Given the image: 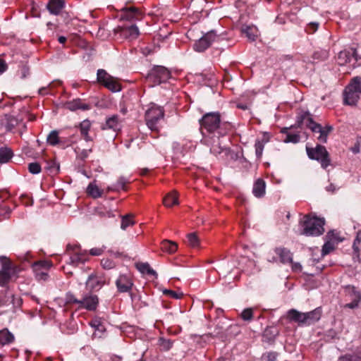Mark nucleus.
Returning <instances> with one entry per match:
<instances>
[{
  "label": "nucleus",
  "instance_id": "obj_1",
  "mask_svg": "<svg viewBox=\"0 0 361 361\" xmlns=\"http://www.w3.org/2000/svg\"><path fill=\"white\" fill-rule=\"evenodd\" d=\"M303 124H305L306 127L310 129L313 133H319L317 139L323 143L326 142L329 134L333 130V127L331 126L322 127L320 124L314 121L312 118V115L308 111L303 112L298 117V127H300Z\"/></svg>",
  "mask_w": 361,
  "mask_h": 361
},
{
  "label": "nucleus",
  "instance_id": "obj_2",
  "mask_svg": "<svg viewBox=\"0 0 361 361\" xmlns=\"http://www.w3.org/2000/svg\"><path fill=\"white\" fill-rule=\"evenodd\" d=\"M202 133L204 135V130L212 133L218 130L219 135H223L226 130L230 127L228 123H221L220 114L219 113H207L202 119L200 120Z\"/></svg>",
  "mask_w": 361,
  "mask_h": 361
},
{
  "label": "nucleus",
  "instance_id": "obj_3",
  "mask_svg": "<svg viewBox=\"0 0 361 361\" xmlns=\"http://www.w3.org/2000/svg\"><path fill=\"white\" fill-rule=\"evenodd\" d=\"M300 224L302 228L301 234L302 235L318 236L324 232L325 221L324 219L306 215Z\"/></svg>",
  "mask_w": 361,
  "mask_h": 361
},
{
  "label": "nucleus",
  "instance_id": "obj_4",
  "mask_svg": "<svg viewBox=\"0 0 361 361\" xmlns=\"http://www.w3.org/2000/svg\"><path fill=\"white\" fill-rule=\"evenodd\" d=\"M343 94L345 104L355 105L361 95V77L356 76L352 78Z\"/></svg>",
  "mask_w": 361,
  "mask_h": 361
},
{
  "label": "nucleus",
  "instance_id": "obj_5",
  "mask_svg": "<svg viewBox=\"0 0 361 361\" xmlns=\"http://www.w3.org/2000/svg\"><path fill=\"white\" fill-rule=\"evenodd\" d=\"M1 269L0 270V286L6 285L11 278L17 274L18 269L6 257H0Z\"/></svg>",
  "mask_w": 361,
  "mask_h": 361
},
{
  "label": "nucleus",
  "instance_id": "obj_6",
  "mask_svg": "<svg viewBox=\"0 0 361 361\" xmlns=\"http://www.w3.org/2000/svg\"><path fill=\"white\" fill-rule=\"evenodd\" d=\"M306 151L309 158L319 161L323 169H326L330 165L331 159L325 147L320 145L314 148L306 147Z\"/></svg>",
  "mask_w": 361,
  "mask_h": 361
},
{
  "label": "nucleus",
  "instance_id": "obj_7",
  "mask_svg": "<svg viewBox=\"0 0 361 361\" xmlns=\"http://www.w3.org/2000/svg\"><path fill=\"white\" fill-rule=\"evenodd\" d=\"M162 108L153 104L145 113V120L148 128L152 131H157V122L164 117Z\"/></svg>",
  "mask_w": 361,
  "mask_h": 361
},
{
  "label": "nucleus",
  "instance_id": "obj_8",
  "mask_svg": "<svg viewBox=\"0 0 361 361\" xmlns=\"http://www.w3.org/2000/svg\"><path fill=\"white\" fill-rule=\"evenodd\" d=\"M97 81L102 83L105 87L116 92L121 90L120 84L104 69L97 71Z\"/></svg>",
  "mask_w": 361,
  "mask_h": 361
},
{
  "label": "nucleus",
  "instance_id": "obj_9",
  "mask_svg": "<svg viewBox=\"0 0 361 361\" xmlns=\"http://www.w3.org/2000/svg\"><path fill=\"white\" fill-rule=\"evenodd\" d=\"M67 252L70 255V263L78 266L87 260V255L85 251L82 252L79 245H67Z\"/></svg>",
  "mask_w": 361,
  "mask_h": 361
},
{
  "label": "nucleus",
  "instance_id": "obj_10",
  "mask_svg": "<svg viewBox=\"0 0 361 361\" xmlns=\"http://www.w3.org/2000/svg\"><path fill=\"white\" fill-rule=\"evenodd\" d=\"M171 77L170 71L164 66H157L153 68L148 75V80H152L154 84L166 82Z\"/></svg>",
  "mask_w": 361,
  "mask_h": 361
},
{
  "label": "nucleus",
  "instance_id": "obj_11",
  "mask_svg": "<svg viewBox=\"0 0 361 361\" xmlns=\"http://www.w3.org/2000/svg\"><path fill=\"white\" fill-rule=\"evenodd\" d=\"M51 266V262L49 261H39L35 262L32 265V269L37 279L39 281L47 280L49 277L47 270Z\"/></svg>",
  "mask_w": 361,
  "mask_h": 361
},
{
  "label": "nucleus",
  "instance_id": "obj_12",
  "mask_svg": "<svg viewBox=\"0 0 361 361\" xmlns=\"http://www.w3.org/2000/svg\"><path fill=\"white\" fill-rule=\"evenodd\" d=\"M345 295L348 298L350 302L345 305V307L355 309L358 307L359 302L361 301V293L357 290L355 286H347L345 287Z\"/></svg>",
  "mask_w": 361,
  "mask_h": 361
},
{
  "label": "nucleus",
  "instance_id": "obj_13",
  "mask_svg": "<svg viewBox=\"0 0 361 361\" xmlns=\"http://www.w3.org/2000/svg\"><path fill=\"white\" fill-rule=\"evenodd\" d=\"M106 283V279L103 274L93 272L89 275L86 286L90 290H99Z\"/></svg>",
  "mask_w": 361,
  "mask_h": 361
},
{
  "label": "nucleus",
  "instance_id": "obj_14",
  "mask_svg": "<svg viewBox=\"0 0 361 361\" xmlns=\"http://www.w3.org/2000/svg\"><path fill=\"white\" fill-rule=\"evenodd\" d=\"M216 35L213 31L208 32L194 44V49L202 52L206 50L216 39Z\"/></svg>",
  "mask_w": 361,
  "mask_h": 361
},
{
  "label": "nucleus",
  "instance_id": "obj_15",
  "mask_svg": "<svg viewBox=\"0 0 361 361\" xmlns=\"http://www.w3.org/2000/svg\"><path fill=\"white\" fill-rule=\"evenodd\" d=\"M354 59L355 61H357L359 57L357 56L356 49L350 47L347 49L341 51L338 54L337 61L341 66L345 65L347 63L350 62L351 59Z\"/></svg>",
  "mask_w": 361,
  "mask_h": 361
},
{
  "label": "nucleus",
  "instance_id": "obj_16",
  "mask_svg": "<svg viewBox=\"0 0 361 361\" xmlns=\"http://www.w3.org/2000/svg\"><path fill=\"white\" fill-rule=\"evenodd\" d=\"M114 32L115 33H119L123 37L129 40L136 39L140 35L139 29L135 25L130 27L118 26L114 29Z\"/></svg>",
  "mask_w": 361,
  "mask_h": 361
},
{
  "label": "nucleus",
  "instance_id": "obj_17",
  "mask_svg": "<svg viewBox=\"0 0 361 361\" xmlns=\"http://www.w3.org/2000/svg\"><path fill=\"white\" fill-rule=\"evenodd\" d=\"M116 285L119 292L126 293L131 290L133 283L130 276L121 275L116 280Z\"/></svg>",
  "mask_w": 361,
  "mask_h": 361
},
{
  "label": "nucleus",
  "instance_id": "obj_18",
  "mask_svg": "<svg viewBox=\"0 0 361 361\" xmlns=\"http://www.w3.org/2000/svg\"><path fill=\"white\" fill-rule=\"evenodd\" d=\"M98 302L97 296L90 294L80 300V305L79 307L92 311L96 310Z\"/></svg>",
  "mask_w": 361,
  "mask_h": 361
},
{
  "label": "nucleus",
  "instance_id": "obj_19",
  "mask_svg": "<svg viewBox=\"0 0 361 361\" xmlns=\"http://www.w3.org/2000/svg\"><path fill=\"white\" fill-rule=\"evenodd\" d=\"M305 312L295 309L289 310L286 314V318L289 322L297 323L299 326L305 325Z\"/></svg>",
  "mask_w": 361,
  "mask_h": 361
},
{
  "label": "nucleus",
  "instance_id": "obj_20",
  "mask_svg": "<svg viewBox=\"0 0 361 361\" xmlns=\"http://www.w3.org/2000/svg\"><path fill=\"white\" fill-rule=\"evenodd\" d=\"M123 12L121 19L126 20H139L142 15L141 12L135 7H123L121 9Z\"/></svg>",
  "mask_w": 361,
  "mask_h": 361
},
{
  "label": "nucleus",
  "instance_id": "obj_21",
  "mask_svg": "<svg viewBox=\"0 0 361 361\" xmlns=\"http://www.w3.org/2000/svg\"><path fill=\"white\" fill-rule=\"evenodd\" d=\"M322 311L318 307L312 311L305 312V324L307 326L314 324L318 322L322 316Z\"/></svg>",
  "mask_w": 361,
  "mask_h": 361
},
{
  "label": "nucleus",
  "instance_id": "obj_22",
  "mask_svg": "<svg viewBox=\"0 0 361 361\" xmlns=\"http://www.w3.org/2000/svg\"><path fill=\"white\" fill-rule=\"evenodd\" d=\"M64 6V0H49L47 7L51 14L59 15Z\"/></svg>",
  "mask_w": 361,
  "mask_h": 361
},
{
  "label": "nucleus",
  "instance_id": "obj_23",
  "mask_svg": "<svg viewBox=\"0 0 361 361\" xmlns=\"http://www.w3.org/2000/svg\"><path fill=\"white\" fill-rule=\"evenodd\" d=\"M275 253L280 257L281 262L283 264L292 263V253L285 247H276Z\"/></svg>",
  "mask_w": 361,
  "mask_h": 361
},
{
  "label": "nucleus",
  "instance_id": "obj_24",
  "mask_svg": "<svg viewBox=\"0 0 361 361\" xmlns=\"http://www.w3.org/2000/svg\"><path fill=\"white\" fill-rule=\"evenodd\" d=\"M87 194L94 199L101 197L104 194V190L99 188L95 181L91 182L86 189Z\"/></svg>",
  "mask_w": 361,
  "mask_h": 361
},
{
  "label": "nucleus",
  "instance_id": "obj_25",
  "mask_svg": "<svg viewBox=\"0 0 361 361\" xmlns=\"http://www.w3.org/2000/svg\"><path fill=\"white\" fill-rule=\"evenodd\" d=\"M210 152L217 157L224 158L229 154V149L226 147H222L220 143L218 142L212 146Z\"/></svg>",
  "mask_w": 361,
  "mask_h": 361
},
{
  "label": "nucleus",
  "instance_id": "obj_26",
  "mask_svg": "<svg viewBox=\"0 0 361 361\" xmlns=\"http://www.w3.org/2000/svg\"><path fill=\"white\" fill-rule=\"evenodd\" d=\"M265 182L261 179H257L253 185L252 192L256 197H262L265 194Z\"/></svg>",
  "mask_w": 361,
  "mask_h": 361
},
{
  "label": "nucleus",
  "instance_id": "obj_27",
  "mask_svg": "<svg viewBox=\"0 0 361 361\" xmlns=\"http://www.w3.org/2000/svg\"><path fill=\"white\" fill-rule=\"evenodd\" d=\"M66 108L71 111H76L78 109L88 110L90 106L87 104L83 103L80 99H74L69 102L66 105Z\"/></svg>",
  "mask_w": 361,
  "mask_h": 361
},
{
  "label": "nucleus",
  "instance_id": "obj_28",
  "mask_svg": "<svg viewBox=\"0 0 361 361\" xmlns=\"http://www.w3.org/2000/svg\"><path fill=\"white\" fill-rule=\"evenodd\" d=\"M19 119L11 115H6L2 120V123L7 130L11 131L19 123Z\"/></svg>",
  "mask_w": 361,
  "mask_h": 361
},
{
  "label": "nucleus",
  "instance_id": "obj_29",
  "mask_svg": "<svg viewBox=\"0 0 361 361\" xmlns=\"http://www.w3.org/2000/svg\"><path fill=\"white\" fill-rule=\"evenodd\" d=\"M91 127V123L89 120H84L80 124V135L87 141H92V139L89 136L88 132Z\"/></svg>",
  "mask_w": 361,
  "mask_h": 361
},
{
  "label": "nucleus",
  "instance_id": "obj_30",
  "mask_svg": "<svg viewBox=\"0 0 361 361\" xmlns=\"http://www.w3.org/2000/svg\"><path fill=\"white\" fill-rule=\"evenodd\" d=\"M163 203L166 207H170L173 205L178 204V194L176 191H172L166 195L164 200Z\"/></svg>",
  "mask_w": 361,
  "mask_h": 361
},
{
  "label": "nucleus",
  "instance_id": "obj_31",
  "mask_svg": "<svg viewBox=\"0 0 361 361\" xmlns=\"http://www.w3.org/2000/svg\"><path fill=\"white\" fill-rule=\"evenodd\" d=\"M13 335L8 331V329H5L0 331V344L4 345L11 343L13 341Z\"/></svg>",
  "mask_w": 361,
  "mask_h": 361
},
{
  "label": "nucleus",
  "instance_id": "obj_32",
  "mask_svg": "<svg viewBox=\"0 0 361 361\" xmlns=\"http://www.w3.org/2000/svg\"><path fill=\"white\" fill-rule=\"evenodd\" d=\"M161 249L165 252L172 254L177 250L178 245L173 241L169 240H164L161 242Z\"/></svg>",
  "mask_w": 361,
  "mask_h": 361
},
{
  "label": "nucleus",
  "instance_id": "obj_33",
  "mask_svg": "<svg viewBox=\"0 0 361 361\" xmlns=\"http://www.w3.org/2000/svg\"><path fill=\"white\" fill-rule=\"evenodd\" d=\"M242 32L251 41H255L257 37V29L254 26H245L242 27Z\"/></svg>",
  "mask_w": 361,
  "mask_h": 361
},
{
  "label": "nucleus",
  "instance_id": "obj_34",
  "mask_svg": "<svg viewBox=\"0 0 361 361\" xmlns=\"http://www.w3.org/2000/svg\"><path fill=\"white\" fill-rule=\"evenodd\" d=\"M14 300V295L12 293L8 292L5 294L4 297L0 298V306H11V307H13Z\"/></svg>",
  "mask_w": 361,
  "mask_h": 361
},
{
  "label": "nucleus",
  "instance_id": "obj_35",
  "mask_svg": "<svg viewBox=\"0 0 361 361\" xmlns=\"http://www.w3.org/2000/svg\"><path fill=\"white\" fill-rule=\"evenodd\" d=\"M13 157L11 149L7 147L0 148V164L7 163Z\"/></svg>",
  "mask_w": 361,
  "mask_h": 361
},
{
  "label": "nucleus",
  "instance_id": "obj_36",
  "mask_svg": "<svg viewBox=\"0 0 361 361\" xmlns=\"http://www.w3.org/2000/svg\"><path fill=\"white\" fill-rule=\"evenodd\" d=\"M137 269L142 274L157 276V273L153 270L148 263H137L136 264Z\"/></svg>",
  "mask_w": 361,
  "mask_h": 361
},
{
  "label": "nucleus",
  "instance_id": "obj_37",
  "mask_svg": "<svg viewBox=\"0 0 361 361\" xmlns=\"http://www.w3.org/2000/svg\"><path fill=\"white\" fill-rule=\"evenodd\" d=\"M121 228L122 230H126L128 227L133 226L135 224V221L133 220V216L131 214L121 216Z\"/></svg>",
  "mask_w": 361,
  "mask_h": 361
},
{
  "label": "nucleus",
  "instance_id": "obj_38",
  "mask_svg": "<svg viewBox=\"0 0 361 361\" xmlns=\"http://www.w3.org/2000/svg\"><path fill=\"white\" fill-rule=\"evenodd\" d=\"M360 243H361V229L357 232L356 238H355L353 245L354 256L356 258H359V255H360L359 244H360Z\"/></svg>",
  "mask_w": 361,
  "mask_h": 361
},
{
  "label": "nucleus",
  "instance_id": "obj_39",
  "mask_svg": "<svg viewBox=\"0 0 361 361\" xmlns=\"http://www.w3.org/2000/svg\"><path fill=\"white\" fill-rule=\"evenodd\" d=\"M118 117L116 115H114L113 116L106 119V126L109 129H113L116 130L118 128Z\"/></svg>",
  "mask_w": 361,
  "mask_h": 361
},
{
  "label": "nucleus",
  "instance_id": "obj_40",
  "mask_svg": "<svg viewBox=\"0 0 361 361\" xmlns=\"http://www.w3.org/2000/svg\"><path fill=\"white\" fill-rule=\"evenodd\" d=\"M187 243L191 247H197L199 245V238L196 233H191L187 235Z\"/></svg>",
  "mask_w": 361,
  "mask_h": 361
},
{
  "label": "nucleus",
  "instance_id": "obj_41",
  "mask_svg": "<svg viewBox=\"0 0 361 361\" xmlns=\"http://www.w3.org/2000/svg\"><path fill=\"white\" fill-rule=\"evenodd\" d=\"M267 141L265 140H257L255 142V154L257 158H261L264 147V144Z\"/></svg>",
  "mask_w": 361,
  "mask_h": 361
},
{
  "label": "nucleus",
  "instance_id": "obj_42",
  "mask_svg": "<svg viewBox=\"0 0 361 361\" xmlns=\"http://www.w3.org/2000/svg\"><path fill=\"white\" fill-rule=\"evenodd\" d=\"M96 212L101 217L113 218L116 216L114 211L106 210V209L99 208Z\"/></svg>",
  "mask_w": 361,
  "mask_h": 361
},
{
  "label": "nucleus",
  "instance_id": "obj_43",
  "mask_svg": "<svg viewBox=\"0 0 361 361\" xmlns=\"http://www.w3.org/2000/svg\"><path fill=\"white\" fill-rule=\"evenodd\" d=\"M47 142L51 145H55L59 142L58 132L56 130H53L49 133L47 137Z\"/></svg>",
  "mask_w": 361,
  "mask_h": 361
},
{
  "label": "nucleus",
  "instance_id": "obj_44",
  "mask_svg": "<svg viewBox=\"0 0 361 361\" xmlns=\"http://www.w3.org/2000/svg\"><path fill=\"white\" fill-rule=\"evenodd\" d=\"M334 243L331 241H326L322 247V255H326L334 250Z\"/></svg>",
  "mask_w": 361,
  "mask_h": 361
},
{
  "label": "nucleus",
  "instance_id": "obj_45",
  "mask_svg": "<svg viewBox=\"0 0 361 361\" xmlns=\"http://www.w3.org/2000/svg\"><path fill=\"white\" fill-rule=\"evenodd\" d=\"M90 324L92 328H94L97 331H99L101 332L104 331V327L102 325V323L99 319H94L92 320L90 322Z\"/></svg>",
  "mask_w": 361,
  "mask_h": 361
},
{
  "label": "nucleus",
  "instance_id": "obj_46",
  "mask_svg": "<svg viewBox=\"0 0 361 361\" xmlns=\"http://www.w3.org/2000/svg\"><path fill=\"white\" fill-rule=\"evenodd\" d=\"M162 292L165 295L174 299L181 298L182 296L183 295L182 293H177L172 290L164 289Z\"/></svg>",
  "mask_w": 361,
  "mask_h": 361
},
{
  "label": "nucleus",
  "instance_id": "obj_47",
  "mask_svg": "<svg viewBox=\"0 0 361 361\" xmlns=\"http://www.w3.org/2000/svg\"><path fill=\"white\" fill-rule=\"evenodd\" d=\"M11 212V209L7 206H0V221L9 217Z\"/></svg>",
  "mask_w": 361,
  "mask_h": 361
},
{
  "label": "nucleus",
  "instance_id": "obj_48",
  "mask_svg": "<svg viewBox=\"0 0 361 361\" xmlns=\"http://www.w3.org/2000/svg\"><path fill=\"white\" fill-rule=\"evenodd\" d=\"M28 170L32 174H37L41 171V166L37 162H32L29 164Z\"/></svg>",
  "mask_w": 361,
  "mask_h": 361
},
{
  "label": "nucleus",
  "instance_id": "obj_49",
  "mask_svg": "<svg viewBox=\"0 0 361 361\" xmlns=\"http://www.w3.org/2000/svg\"><path fill=\"white\" fill-rule=\"evenodd\" d=\"M160 347L163 350L167 351L172 347V342L170 340L160 338L159 341Z\"/></svg>",
  "mask_w": 361,
  "mask_h": 361
},
{
  "label": "nucleus",
  "instance_id": "obj_50",
  "mask_svg": "<svg viewBox=\"0 0 361 361\" xmlns=\"http://www.w3.org/2000/svg\"><path fill=\"white\" fill-rule=\"evenodd\" d=\"M300 141V135L298 134L288 133L285 139L286 142L297 143Z\"/></svg>",
  "mask_w": 361,
  "mask_h": 361
},
{
  "label": "nucleus",
  "instance_id": "obj_51",
  "mask_svg": "<svg viewBox=\"0 0 361 361\" xmlns=\"http://www.w3.org/2000/svg\"><path fill=\"white\" fill-rule=\"evenodd\" d=\"M75 152L78 154V157L81 159H85L89 155V154L92 152V149L90 148L88 149H82L80 150L79 148L75 149Z\"/></svg>",
  "mask_w": 361,
  "mask_h": 361
},
{
  "label": "nucleus",
  "instance_id": "obj_52",
  "mask_svg": "<svg viewBox=\"0 0 361 361\" xmlns=\"http://www.w3.org/2000/svg\"><path fill=\"white\" fill-rule=\"evenodd\" d=\"M242 318L245 321H250L252 318V310L247 308L244 310L241 313Z\"/></svg>",
  "mask_w": 361,
  "mask_h": 361
},
{
  "label": "nucleus",
  "instance_id": "obj_53",
  "mask_svg": "<svg viewBox=\"0 0 361 361\" xmlns=\"http://www.w3.org/2000/svg\"><path fill=\"white\" fill-rule=\"evenodd\" d=\"M102 266L106 269H112L114 267V262L109 259H103L101 261Z\"/></svg>",
  "mask_w": 361,
  "mask_h": 361
},
{
  "label": "nucleus",
  "instance_id": "obj_54",
  "mask_svg": "<svg viewBox=\"0 0 361 361\" xmlns=\"http://www.w3.org/2000/svg\"><path fill=\"white\" fill-rule=\"evenodd\" d=\"M66 302L71 304V303H75L80 305V300L76 299L73 295L72 294H68L66 296Z\"/></svg>",
  "mask_w": 361,
  "mask_h": 361
},
{
  "label": "nucleus",
  "instance_id": "obj_55",
  "mask_svg": "<svg viewBox=\"0 0 361 361\" xmlns=\"http://www.w3.org/2000/svg\"><path fill=\"white\" fill-rule=\"evenodd\" d=\"M103 252L104 250L102 248L94 247L90 250V253L92 256H99L103 253Z\"/></svg>",
  "mask_w": 361,
  "mask_h": 361
},
{
  "label": "nucleus",
  "instance_id": "obj_56",
  "mask_svg": "<svg viewBox=\"0 0 361 361\" xmlns=\"http://www.w3.org/2000/svg\"><path fill=\"white\" fill-rule=\"evenodd\" d=\"M128 180L125 177H120L118 180V186L125 190V185Z\"/></svg>",
  "mask_w": 361,
  "mask_h": 361
},
{
  "label": "nucleus",
  "instance_id": "obj_57",
  "mask_svg": "<svg viewBox=\"0 0 361 361\" xmlns=\"http://www.w3.org/2000/svg\"><path fill=\"white\" fill-rule=\"evenodd\" d=\"M48 169L52 173H57L59 171V165H57L55 163H52L51 165H50L48 167Z\"/></svg>",
  "mask_w": 361,
  "mask_h": 361
},
{
  "label": "nucleus",
  "instance_id": "obj_58",
  "mask_svg": "<svg viewBox=\"0 0 361 361\" xmlns=\"http://www.w3.org/2000/svg\"><path fill=\"white\" fill-rule=\"evenodd\" d=\"M292 266V269L293 271H295V272H300L302 270V266L300 263L298 262H293L292 261V263H290Z\"/></svg>",
  "mask_w": 361,
  "mask_h": 361
},
{
  "label": "nucleus",
  "instance_id": "obj_59",
  "mask_svg": "<svg viewBox=\"0 0 361 361\" xmlns=\"http://www.w3.org/2000/svg\"><path fill=\"white\" fill-rule=\"evenodd\" d=\"M265 335H272L273 336H276L278 334V331L274 329L272 327L267 328L264 331Z\"/></svg>",
  "mask_w": 361,
  "mask_h": 361
},
{
  "label": "nucleus",
  "instance_id": "obj_60",
  "mask_svg": "<svg viewBox=\"0 0 361 361\" xmlns=\"http://www.w3.org/2000/svg\"><path fill=\"white\" fill-rule=\"evenodd\" d=\"M267 361H275L277 357V353H268L266 355H264Z\"/></svg>",
  "mask_w": 361,
  "mask_h": 361
},
{
  "label": "nucleus",
  "instance_id": "obj_61",
  "mask_svg": "<svg viewBox=\"0 0 361 361\" xmlns=\"http://www.w3.org/2000/svg\"><path fill=\"white\" fill-rule=\"evenodd\" d=\"M221 267H222L223 272L225 276L230 274L232 271V268L229 267L228 264H222Z\"/></svg>",
  "mask_w": 361,
  "mask_h": 361
},
{
  "label": "nucleus",
  "instance_id": "obj_62",
  "mask_svg": "<svg viewBox=\"0 0 361 361\" xmlns=\"http://www.w3.org/2000/svg\"><path fill=\"white\" fill-rule=\"evenodd\" d=\"M326 190L328 192H331L332 193L335 192L337 190V188L336 186L333 184V183H330L326 188Z\"/></svg>",
  "mask_w": 361,
  "mask_h": 361
},
{
  "label": "nucleus",
  "instance_id": "obj_63",
  "mask_svg": "<svg viewBox=\"0 0 361 361\" xmlns=\"http://www.w3.org/2000/svg\"><path fill=\"white\" fill-rule=\"evenodd\" d=\"M7 69V65L4 61L0 59V73L4 72Z\"/></svg>",
  "mask_w": 361,
  "mask_h": 361
},
{
  "label": "nucleus",
  "instance_id": "obj_64",
  "mask_svg": "<svg viewBox=\"0 0 361 361\" xmlns=\"http://www.w3.org/2000/svg\"><path fill=\"white\" fill-rule=\"evenodd\" d=\"M29 74V69L28 68L23 66L22 68V75L23 78H25L27 75Z\"/></svg>",
  "mask_w": 361,
  "mask_h": 361
}]
</instances>
